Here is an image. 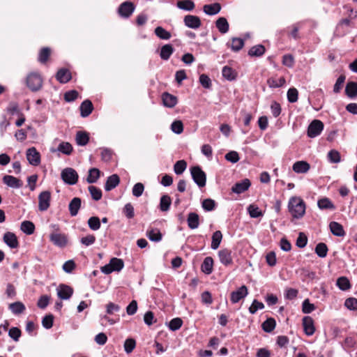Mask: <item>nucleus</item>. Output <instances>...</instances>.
<instances>
[{"instance_id":"1","label":"nucleus","mask_w":357,"mask_h":357,"mask_svg":"<svg viewBox=\"0 0 357 357\" xmlns=\"http://www.w3.org/2000/svg\"><path fill=\"white\" fill-rule=\"evenodd\" d=\"M288 210L294 218L300 219L305 215V203L299 197H292L289 200Z\"/></svg>"},{"instance_id":"2","label":"nucleus","mask_w":357,"mask_h":357,"mask_svg":"<svg viewBox=\"0 0 357 357\" xmlns=\"http://www.w3.org/2000/svg\"><path fill=\"white\" fill-rule=\"evenodd\" d=\"M192 178L195 183L199 187L206 185V174L199 166H194L190 168Z\"/></svg>"},{"instance_id":"3","label":"nucleus","mask_w":357,"mask_h":357,"mask_svg":"<svg viewBox=\"0 0 357 357\" xmlns=\"http://www.w3.org/2000/svg\"><path fill=\"white\" fill-rule=\"evenodd\" d=\"M26 85L32 91H38L43 86L42 77L38 73H30L26 78Z\"/></svg>"},{"instance_id":"4","label":"nucleus","mask_w":357,"mask_h":357,"mask_svg":"<svg viewBox=\"0 0 357 357\" xmlns=\"http://www.w3.org/2000/svg\"><path fill=\"white\" fill-rule=\"evenodd\" d=\"M61 176L63 182L68 185L77 183L79 177L77 172L71 167H66L63 169Z\"/></svg>"},{"instance_id":"5","label":"nucleus","mask_w":357,"mask_h":357,"mask_svg":"<svg viewBox=\"0 0 357 357\" xmlns=\"http://www.w3.org/2000/svg\"><path fill=\"white\" fill-rule=\"evenodd\" d=\"M324 123L320 120H313L307 128V136L313 138L321 134L324 130Z\"/></svg>"},{"instance_id":"6","label":"nucleus","mask_w":357,"mask_h":357,"mask_svg":"<svg viewBox=\"0 0 357 357\" xmlns=\"http://www.w3.org/2000/svg\"><path fill=\"white\" fill-rule=\"evenodd\" d=\"M51 193L50 191H43L38 196V209L45 211L50 205Z\"/></svg>"},{"instance_id":"7","label":"nucleus","mask_w":357,"mask_h":357,"mask_svg":"<svg viewBox=\"0 0 357 357\" xmlns=\"http://www.w3.org/2000/svg\"><path fill=\"white\" fill-rule=\"evenodd\" d=\"M26 158L29 162L33 166H38L40 162V155L35 147L27 149Z\"/></svg>"},{"instance_id":"8","label":"nucleus","mask_w":357,"mask_h":357,"mask_svg":"<svg viewBox=\"0 0 357 357\" xmlns=\"http://www.w3.org/2000/svg\"><path fill=\"white\" fill-rule=\"evenodd\" d=\"M135 10V6L130 1H125L119 7V13L123 17L128 18Z\"/></svg>"},{"instance_id":"9","label":"nucleus","mask_w":357,"mask_h":357,"mask_svg":"<svg viewBox=\"0 0 357 357\" xmlns=\"http://www.w3.org/2000/svg\"><path fill=\"white\" fill-rule=\"evenodd\" d=\"M73 294V289L64 284H61L57 288V296L63 300L69 299Z\"/></svg>"},{"instance_id":"10","label":"nucleus","mask_w":357,"mask_h":357,"mask_svg":"<svg viewBox=\"0 0 357 357\" xmlns=\"http://www.w3.org/2000/svg\"><path fill=\"white\" fill-rule=\"evenodd\" d=\"M183 22L188 28L197 29L202 25L200 18L196 15H188L184 17Z\"/></svg>"},{"instance_id":"11","label":"nucleus","mask_w":357,"mask_h":357,"mask_svg":"<svg viewBox=\"0 0 357 357\" xmlns=\"http://www.w3.org/2000/svg\"><path fill=\"white\" fill-rule=\"evenodd\" d=\"M251 185V182L248 178H245L239 182L236 183L231 188L232 192L236 194H241L246 191Z\"/></svg>"},{"instance_id":"12","label":"nucleus","mask_w":357,"mask_h":357,"mask_svg":"<svg viewBox=\"0 0 357 357\" xmlns=\"http://www.w3.org/2000/svg\"><path fill=\"white\" fill-rule=\"evenodd\" d=\"M50 240L55 245L63 248L67 244V238L65 234L61 233H52L50 235Z\"/></svg>"},{"instance_id":"13","label":"nucleus","mask_w":357,"mask_h":357,"mask_svg":"<svg viewBox=\"0 0 357 357\" xmlns=\"http://www.w3.org/2000/svg\"><path fill=\"white\" fill-rule=\"evenodd\" d=\"M3 241L10 248H17L19 246L17 238L13 232H6L3 235Z\"/></svg>"},{"instance_id":"14","label":"nucleus","mask_w":357,"mask_h":357,"mask_svg":"<svg viewBox=\"0 0 357 357\" xmlns=\"http://www.w3.org/2000/svg\"><path fill=\"white\" fill-rule=\"evenodd\" d=\"M248 294V288L245 285L241 286L236 291L231 293V301L233 303H238L241 299L245 298Z\"/></svg>"},{"instance_id":"15","label":"nucleus","mask_w":357,"mask_h":357,"mask_svg":"<svg viewBox=\"0 0 357 357\" xmlns=\"http://www.w3.org/2000/svg\"><path fill=\"white\" fill-rule=\"evenodd\" d=\"M303 326L305 333L307 336L312 335L315 332L314 321L312 317L306 316L303 318Z\"/></svg>"},{"instance_id":"16","label":"nucleus","mask_w":357,"mask_h":357,"mask_svg":"<svg viewBox=\"0 0 357 357\" xmlns=\"http://www.w3.org/2000/svg\"><path fill=\"white\" fill-rule=\"evenodd\" d=\"M3 182L13 188H20L23 185V182L20 179L10 175L4 176Z\"/></svg>"},{"instance_id":"17","label":"nucleus","mask_w":357,"mask_h":357,"mask_svg":"<svg viewBox=\"0 0 357 357\" xmlns=\"http://www.w3.org/2000/svg\"><path fill=\"white\" fill-rule=\"evenodd\" d=\"M162 100L164 105L167 107H174L178 102L177 97L170 94L168 92H165L162 95Z\"/></svg>"},{"instance_id":"18","label":"nucleus","mask_w":357,"mask_h":357,"mask_svg":"<svg viewBox=\"0 0 357 357\" xmlns=\"http://www.w3.org/2000/svg\"><path fill=\"white\" fill-rule=\"evenodd\" d=\"M218 256L220 261L222 264L225 266H228L232 264L231 252L228 249H223L219 251Z\"/></svg>"},{"instance_id":"19","label":"nucleus","mask_w":357,"mask_h":357,"mask_svg":"<svg viewBox=\"0 0 357 357\" xmlns=\"http://www.w3.org/2000/svg\"><path fill=\"white\" fill-rule=\"evenodd\" d=\"M82 200L79 197H74L70 202L68 208L71 216L77 215L81 207Z\"/></svg>"},{"instance_id":"20","label":"nucleus","mask_w":357,"mask_h":357,"mask_svg":"<svg viewBox=\"0 0 357 357\" xmlns=\"http://www.w3.org/2000/svg\"><path fill=\"white\" fill-rule=\"evenodd\" d=\"M120 178L117 174H112L109 176L105 184V190L106 191H110L115 188L119 183Z\"/></svg>"},{"instance_id":"21","label":"nucleus","mask_w":357,"mask_h":357,"mask_svg":"<svg viewBox=\"0 0 357 357\" xmlns=\"http://www.w3.org/2000/svg\"><path fill=\"white\" fill-rule=\"evenodd\" d=\"M71 77L70 71L66 68H61L56 75V79L62 84L68 82L71 79Z\"/></svg>"},{"instance_id":"22","label":"nucleus","mask_w":357,"mask_h":357,"mask_svg":"<svg viewBox=\"0 0 357 357\" xmlns=\"http://www.w3.org/2000/svg\"><path fill=\"white\" fill-rule=\"evenodd\" d=\"M310 166L308 162L305 161H297L292 167L293 170L298 174H305L308 172Z\"/></svg>"},{"instance_id":"23","label":"nucleus","mask_w":357,"mask_h":357,"mask_svg":"<svg viewBox=\"0 0 357 357\" xmlns=\"http://www.w3.org/2000/svg\"><path fill=\"white\" fill-rule=\"evenodd\" d=\"M188 226L191 229H197L199 225V216L195 212H190L187 218Z\"/></svg>"},{"instance_id":"24","label":"nucleus","mask_w":357,"mask_h":357,"mask_svg":"<svg viewBox=\"0 0 357 357\" xmlns=\"http://www.w3.org/2000/svg\"><path fill=\"white\" fill-rule=\"evenodd\" d=\"M329 228L334 236L342 237L345 235L342 225L337 222H331L329 225Z\"/></svg>"},{"instance_id":"25","label":"nucleus","mask_w":357,"mask_h":357,"mask_svg":"<svg viewBox=\"0 0 357 357\" xmlns=\"http://www.w3.org/2000/svg\"><path fill=\"white\" fill-rule=\"evenodd\" d=\"M93 106L89 100H85L80 105V114L82 117L88 116L93 111Z\"/></svg>"},{"instance_id":"26","label":"nucleus","mask_w":357,"mask_h":357,"mask_svg":"<svg viewBox=\"0 0 357 357\" xmlns=\"http://www.w3.org/2000/svg\"><path fill=\"white\" fill-rule=\"evenodd\" d=\"M221 10V6L219 3L212 4H206L203 7L204 12L208 15H214L218 14Z\"/></svg>"},{"instance_id":"27","label":"nucleus","mask_w":357,"mask_h":357,"mask_svg":"<svg viewBox=\"0 0 357 357\" xmlns=\"http://www.w3.org/2000/svg\"><path fill=\"white\" fill-rule=\"evenodd\" d=\"M146 236L151 241L159 242L162 240V235L157 228H151L146 231Z\"/></svg>"},{"instance_id":"28","label":"nucleus","mask_w":357,"mask_h":357,"mask_svg":"<svg viewBox=\"0 0 357 357\" xmlns=\"http://www.w3.org/2000/svg\"><path fill=\"white\" fill-rule=\"evenodd\" d=\"M76 143L79 146H85L89 141V136L86 132L78 131L76 133Z\"/></svg>"},{"instance_id":"29","label":"nucleus","mask_w":357,"mask_h":357,"mask_svg":"<svg viewBox=\"0 0 357 357\" xmlns=\"http://www.w3.org/2000/svg\"><path fill=\"white\" fill-rule=\"evenodd\" d=\"M215 26L221 33H226L229 31V25L226 18L222 17L215 22Z\"/></svg>"},{"instance_id":"30","label":"nucleus","mask_w":357,"mask_h":357,"mask_svg":"<svg viewBox=\"0 0 357 357\" xmlns=\"http://www.w3.org/2000/svg\"><path fill=\"white\" fill-rule=\"evenodd\" d=\"M318 207L321 210H335V206L333 202L327 197H324L318 200Z\"/></svg>"},{"instance_id":"31","label":"nucleus","mask_w":357,"mask_h":357,"mask_svg":"<svg viewBox=\"0 0 357 357\" xmlns=\"http://www.w3.org/2000/svg\"><path fill=\"white\" fill-rule=\"evenodd\" d=\"M174 47L170 44H166L161 47L160 56L163 60H168L174 52Z\"/></svg>"},{"instance_id":"32","label":"nucleus","mask_w":357,"mask_h":357,"mask_svg":"<svg viewBox=\"0 0 357 357\" xmlns=\"http://www.w3.org/2000/svg\"><path fill=\"white\" fill-rule=\"evenodd\" d=\"M172 204V199L168 195H164L160 197L159 208L161 211H169Z\"/></svg>"},{"instance_id":"33","label":"nucleus","mask_w":357,"mask_h":357,"mask_svg":"<svg viewBox=\"0 0 357 357\" xmlns=\"http://www.w3.org/2000/svg\"><path fill=\"white\" fill-rule=\"evenodd\" d=\"M222 76L229 81L235 80L237 77V73L231 67L224 66L222 70Z\"/></svg>"},{"instance_id":"34","label":"nucleus","mask_w":357,"mask_h":357,"mask_svg":"<svg viewBox=\"0 0 357 357\" xmlns=\"http://www.w3.org/2000/svg\"><path fill=\"white\" fill-rule=\"evenodd\" d=\"M213 259L211 257H206L201 266L202 271L206 274H210L213 271Z\"/></svg>"},{"instance_id":"35","label":"nucleus","mask_w":357,"mask_h":357,"mask_svg":"<svg viewBox=\"0 0 357 357\" xmlns=\"http://www.w3.org/2000/svg\"><path fill=\"white\" fill-rule=\"evenodd\" d=\"M345 93L351 98L357 97V83L354 82H348L345 88Z\"/></svg>"},{"instance_id":"36","label":"nucleus","mask_w":357,"mask_h":357,"mask_svg":"<svg viewBox=\"0 0 357 357\" xmlns=\"http://www.w3.org/2000/svg\"><path fill=\"white\" fill-rule=\"evenodd\" d=\"M21 230L27 235H31L34 233L35 225L34 224L29 220L23 221L21 223Z\"/></svg>"},{"instance_id":"37","label":"nucleus","mask_w":357,"mask_h":357,"mask_svg":"<svg viewBox=\"0 0 357 357\" xmlns=\"http://www.w3.org/2000/svg\"><path fill=\"white\" fill-rule=\"evenodd\" d=\"M50 54H51V49L50 47H43L40 52H39V54H38V60L40 63H45L49 57L50 56Z\"/></svg>"},{"instance_id":"38","label":"nucleus","mask_w":357,"mask_h":357,"mask_svg":"<svg viewBox=\"0 0 357 357\" xmlns=\"http://www.w3.org/2000/svg\"><path fill=\"white\" fill-rule=\"evenodd\" d=\"M275 320L271 317L268 318L261 324L262 329L266 333L272 332L275 329Z\"/></svg>"},{"instance_id":"39","label":"nucleus","mask_w":357,"mask_h":357,"mask_svg":"<svg viewBox=\"0 0 357 357\" xmlns=\"http://www.w3.org/2000/svg\"><path fill=\"white\" fill-rule=\"evenodd\" d=\"M265 52V47L262 45H257L252 47L248 51V55L250 56H261Z\"/></svg>"},{"instance_id":"40","label":"nucleus","mask_w":357,"mask_h":357,"mask_svg":"<svg viewBox=\"0 0 357 357\" xmlns=\"http://www.w3.org/2000/svg\"><path fill=\"white\" fill-rule=\"evenodd\" d=\"M222 238V234L220 231H216L213 234L212 236V242H211V248L213 250H216L220 246Z\"/></svg>"},{"instance_id":"41","label":"nucleus","mask_w":357,"mask_h":357,"mask_svg":"<svg viewBox=\"0 0 357 357\" xmlns=\"http://www.w3.org/2000/svg\"><path fill=\"white\" fill-rule=\"evenodd\" d=\"M9 309L12 311V312L15 314H20L25 310V306L24 305L20 302L17 301L15 303H13L9 305Z\"/></svg>"},{"instance_id":"42","label":"nucleus","mask_w":357,"mask_h":357,"mask_svg":"<svg viewBox=\"0 0 357 357\" xmlns=\"http://www.w3.org/2000/svg\"><path fill=\"white\" fill-rule=\"evenodd\" d=\"M154 33L162 40H169L172 37L171 33L162 26H157L154 30Z\"/></svg>"},{"instance_id":"43","label":"nucleus","mask_w":357,"mask_h":357,"mask_svg":"<svg viewBox=\"0 0 357 357\" xmlns=\"http://www.w3.org/2000/svg\"><path fill=\"white\" fill-rule=\"evenodd\" d=\"M100 172L97 168H91L89 171V175L86 178V181L89 183H94L97 181L100 176Z\"/></svg>"},{"instance_id":"44","label":"nucleus","mask_w":357,"mask_h":357,"mask_svg":"<svg viewBox=\"0 0 357 357\" xmlns=\"http://www.w3.org/2000/svg\"><path fill=\"white\" fill-rule=\"evenodd\" d=\"M337 286L342 291L348 290L351 288L349 280L346 277H340L337 280Z\"/></svg>"},{"instance_id":"45","label":"nucleus","mask_w":357,"mask_h":357,"mask_svg":"<svg viewBox=\"0 0 357 357\" xmlns=\"http://www.w3.org/2000/svg\"><path fill=\"white\" fill-rule=\"evenodd\" d=\"M328 250V247L324 243H319L314 249L315 253L321 258L326 257Z\"/></svg>"},{"instance_id":"46","label":"nucleus","mask_w":357,"mask_h":357,"mask_svg":"<svg viewBox=\"0 0 357 357\" xmlns=\"http://www.w3.org/2000/svg\"><path fill=\"white\" fill-rule=\"evenodd\" d=\"M73 149L72 145L69 142H65L60 143L57 148V151L67 155H70L73 152Z\"/></svg>"},{"instance_id":"47","label":"nucleus","mask_w":357,"mask_h":357,"mask_svg":"<svg viewBox=\"0 0 357 357\" xmlns=\"http://www.w3.org/2000/svg\"><path fill=\"white\" fill-rule=\"evenodd\" d=\"M248 211L250 216L253 218H257L263 215L262 211L255 204L249 205L248 207Z\"/></svg>"},{"instance_id":"48","label":"nucleus","mask_w":357,"mask_h":357,"mask_svg":"<svg viewBox=\"0 0 357 357\" xmlns=\"http://www.w3.org/2000/svg\"><path fill=\"white\" fill-rule=\"evenodd\" d=\"M92 199L98 201L102 198V191L100 188L94 185H90L88 188Z\"/></svg>"},{"instance_id":"49","label":"nucleus","mask_w":357,"mask_h":357,"mask_svg":"<svg viewBox=\"0 0 357 357\" xmlns=\"http://www.w3.org/2000/svg\"><path fill=\"white\" fill-rule=\"evenodd\" d=\"M177 6L180 9L190 11L194 9L195 3L190 0L178 1Z\"/></svg>"},{"instance_id":"50","label":"nucleus","mask_w":357,"mask_h":357,"mask_svg":"<svg viewBox=\"0 0 357 357\" xmlns=\"http://www.w3.org/2000/svg\"><path fill=\"white\" fill-rule=\"evenodd\" d=\"M286 81L284 77H281L278 79L275 78H269L267 81L268 86L271 88H278L282 86L285 84Z\"/></svg>"},{"instance_id":"51","label":"nucleus","mask_w":357,"mask_h":357,"mask_svg":"<svg viewBox=\"0 0 357 357\" xmlns=\"http://www.w3.org/2000/svg\"><path fill=\"white\" fill-rule=\"evenodd\" d=\"M187 167V162L184 160L177 161L174 165V171L176 174H181Z\"/></svg>"},{"instance_id":"52","label":"nucleus","mask_w":357,"mask_h":357,"mask_svg":"<svg viewBox=\"0 0 357 357\" xmlns=\"http://www.w3.org/2000/svg\"><path fill=\"white\" fill-rule=\"evenodd\" d=\"M88 225L91 230L96 231L99 229L100 227V218L97 216L91 217L88 220Z\"/></svg>"},{"instance_id":"53","label":"nucleus","mask_w":357,"mask_h":357,"mask_svg":"<svg viewBox=\"0 0 357 357\" xmlns=\"http://www.w3.org/2000/svg\"><path fill=\"white\" fill-rule=\"evenodd\" d=\"M244 46V40L240 38H233L231 49L234 52H238Z\"/></svg>"},{"instance_id":"54","label":"nucleus","mask_w":357,"mask_h":357,"mask_svg":"<svg viewBox=\"0 0 357 357\" xmlns=\"http://www.w3.org/2000/svg\"><path fill=\"white\" fill-rule=\"evenodd\" d=\"M109 264L112 266L114 271H120L124 266L123 261L116 257L111 259Z\"/></svg>"},{"instance_id":"55","label":"nucleus","mask_w":357,"mask_h":357,"mask_svg":"<svg viewBox=\"0 0 357 357\" xmlns=\"http://www.w3.org/2000/svg\"><path fill=\"white\" fill-rule=\"evenodd\" d=\"M202 206L206 211H211L215 209L216 204L213 199L208 198L202 201Z\"/></svg>"},{"instance_id":"56","label":"nucleus","mask_w":357,"mask_h":357,"mask_svg":"<svg viewBox=\"0 0 357 357\" xmlns=\"http://www.w3.org/2000/svg\"><path fill=\"white\" fill-rule=\"evenodd\" d=\"M316 309L314 304L310 302L308 298L303 301L302 303V312L305 314H310Z\"/></svg>"},{"instance_id":"57","label":"nucleus","mask_w":357,"mask_h":357,"mask_svg":"<svg viewBox=\"0 0 357 357\" xmlns=\"http://www.w3.org/2000/svg\"><path fill=\"white\" fill-rule=\"evenodd\" d=\"M328 159L331 163H338L341 160L340 153L335 150H331L328 153Z\"/></svg>"},{"instance_id":"58","label":"nucleus","mask_w":357,"mask_h":357,"mask_svg":"<svg viewBox=\"0 0 357 357\" xmlns=\"http://www.w3.org/2000/svg\"><path fill=\"white\" fill-rule=\"evenodd\" d=\"M183 324V321L181 318H174L169 323V328L171 331H175L178 330Z\"/></svg>"},{"instance_id":"59","label":"nucleus","mask_w":357,"mask_h":357,"mask_svg":"<svg viewBox=\"0 0 357 357\" xmlns=\"http://www.w3.org/2000/svg\"><path fill=\"white\" fill-rule=\"evenodd\" d=\"M298 92L296 88H290L287 91V99L291 103L296 102L298 100Z\"/></svg>"},{"instance_id":"60","label":"nucleus","mask_w":357,"mask_h":357,"mask_svg":"<svg viewBox=\"0 0 357 357\" xmlns=\"http://www.w3.org/2000/svg\"><path fill=\"white\" fill-rule=\"evenodd\" d=\"M136 346V342L132 338H128L124 342V349L127 354L131 353Z\"/></svg>"},{"instance_id":"61","label":"nucleus","mask_w":357,"mask_h":357,"mask_svg":"<svg viewBox=\"0 0 357 357\" xmlns=\"http://www.w3.org/2000/svg\"><path fill=\"white\" fill-rule=\"evenodd\" d=\"M172 132L176 134H181L183 131V124L181 121H174L171 125Z\"/></svg>"},{"instance_id":"62","label":"nucleus","mask_w":357,"mask_h":357,"mask_svg":"<svg viewBox=\"0 0 357 357\" xmlns=\"http://www.w3.org/2000/svg\"><path fill=\"white\" fill-rule=\"evenodd\" d=\"M78 96L79 93L76 90H70L64 93V100L68 102H73L77 98Z\"/></svg>"},{"instance_id":"63","label":"nucleus","mask_w":357,"mask_h":357,"mask_svg":"<svg viewBox=\"0 0 357 357\" xmlns=\"http://www.w3.org/2000/svg\"><path fill=\"white\" fill-rule=\"evenodd\" d=\"M54 322V316L52 314H47L45 316L42 320V325L46 329H50L52 327Z\"/></svg>"},{"instance_id":"64","label":"nucleus","mask_w":357,"mask_h":357,"mask_svg":"<svg viewBox=\"0 0 357 357\" xmlns=\"http://www.w3.org/2000/svg\"><path fill=\"white\" fill-rule=\"evenodd\" d=\"M344 306L350 310H357V298L351 297L346 299Z\"/></svg>"}]
</instances>
